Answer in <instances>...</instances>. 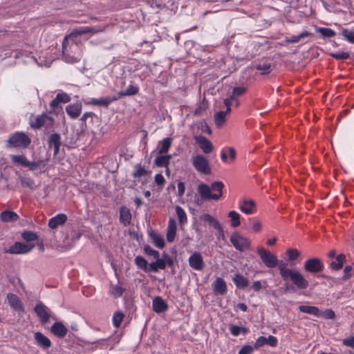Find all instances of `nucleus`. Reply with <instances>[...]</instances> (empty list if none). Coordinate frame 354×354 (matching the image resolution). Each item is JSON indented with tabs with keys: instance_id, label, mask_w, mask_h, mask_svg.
<instances>
[{
	"instance_id": "bf43d9fd",
	"label": "nucleus",
	"mask_w": 354,
	"mask_h": 354,
	"mask_svg": "<svg viewBox=\"0 0 354 354\" xmlns=\"http://www.w3.org/2000/svg\"><path fill=\"white\" fill-rule=\"evenodd\" d=\"M143 250L145 253L149 256H151L153 258H157L159 257V252L153 249L149 245H145L143 246Z\"/></svg>"
},
{
	"instance_id": "e2e57ef3",
	"label": "nucleus",
	"mask_w": 354,
	"mask_h": 354,
	"mask_svg": "<svg viewBox=\"0 0 354 354\" xmlns=\"http://www.w3.org/2000/svg\"><path fill=\"white\" fill-rule=\"evenodd\" d=\"M57 100L59 102V103H67L71 101V96L66 93H59L56 95Z\"/></svg>"
},
{
	"instance_id": "f03ea898",
	"label": "nucleus",
	"mask_w": 354,
	"mask_h": 354,
	"mask_svg": "<svg viewBox=\"0 0 354 354\" xmlns=\"http://www.w3.org/2000/svg\"><path fill=\"white\" fill-rule=\"evenodd\" d=\"M31 143L30 137L23 131H16L11 133L6 140V147L8 149L15 148L25 149Z\"/></svg>"
},
{
	"instance_id": "7ed1b4c3",
	"label": "nucleus",
	"mask_w": 354,
	"mask_h": 354,
	"mask_svg": "<svg viewBox=\"0 0 354 354\" xmlns=\"http://www.w3.org/2000/svg\"><path fill=\"white\" fill-rule=\"evenodd\" d=\"M10 158L13 163L28 167L30 171H34L38 167L44 169L46 167V162L44 160H39L35 162H30L27 160L24 155H11Z\"/></svg>"
},
{
	"instance_id": "2f4dec72",
	"label": "nucleus",
	"mask_w": 354,
	"mask_h": 354,
	"mask_svg": "<svg viewBox=\"0 0 354 354\" xmlns=\"http://www.w3.org/2000/svg\"><path fill=\"white\" fill-rule=\"evenodd\" d=\"M298 309L301 313L313 315L317 317H321V310L317 306L301 305Z\"/></svg>"
},
{
	"instance_id": "69168bd1",
	"label": "nucleus",
	"mask_w": 354,
	"mask_h": 354,
	"mask_svg": "<svg viewBox=\"0 0 354 354\" xmlns=\"http://www.w3.org/2000/svg\"><path fill=\"white\" fill-rule=\"evenodd\" d=\"M353 270V268L351 266L348 265L346 266L344 268L343 272L344 274L342 277V279L344 281H346L352 277L351 271Z\"/></svg>"
},
{
	"instance_id": "6e6552de",
	"label": "nucleus",
	"mask_w": 354,
	"mask_h": 354,
	"mask_svg": "<svg viewBox=\"0 0 354 354\" xmlns=\"http://www.w3.org/2000/svg\"><path fill=\"white\" fill-rule=\"evenodd\" d=\"M189 266L196 270H202L205 267L203 256L199 252H194L188 259Z\"/></svg>"
},
{
	"instance_id": "338daca9",
	"label": "nucleus",
	"mask_w": 354,
	"mask_h": 354,
	"mask_svg": "<svg viewBox=\"0 0 354 354\" xmlns=\"http://www.w3.org/2000/svg\"><path fill=\"white\" fill-rule=\"evenodd\" d=\"M321 317L327 319H332L335 317V312L332 309H326L325 311H321Z\"/></svg>"
},
{
	"instance_id": "a878e982",
	"label": "nucleus",
	"mask_w": 354,
	"mask_h": 354,
	"mask_svg": "<svg viewBox=\"0 0 354 354\" xmlns=\"http://www.w3.org/2000/svg\"><path fill=\"white\" fill-rule=\"evenodd\" d=\"M83 31L75 30L71 32L69 35L65 36L62 44H68L69 43L77 44L80 42V37Z\"/></svg>"
},
{
	"instance_id": "cd10ccee",
	"label": "nucleus",
	"mask_w": 354,
	"mask_h": 354,
	"mask_svg": "<svg viewBox=\"0 0 354 354\" xmlns=\"http://www.w3.org/2000/svg\"><path fill=\"white\" fill-rule=\"evenodd\" d=\"M97 118L96 114L94 113L93 112L88 111V112L84 113L83 114V115L82 116V118H80L81 129L83 131H85L88 128L87 120H88L89 124H93V120L97 119Z\"/></svg>"
},
{
	"instance_id": "8fccbe9b",
	"label": "nucleus",
	"mask_w": 354,
	"mask_h": 354,
	"mask_svg": "<svg viewBox=\"0 0 354 354\" xmlns=\"http://www.w3.org/2000/svg\"><path fill=\"white\" fill-rule=\"evenodd\" d=\"M124 317V315L120 310H118L113 314L112 317V323L115 328H118L120 326Z\"/></svg>"
},
{
	"instance_id": "20e7f679",
	"label": "nucleus",
	"mask_w": 354,
	"mask_h": 354,
	"mask_svg": "<svg viewBox=\"0 0 354 354\" xmlns=\"http://www.w3.org/2000/svg\"><path fill=\"white\" fill-rule=\"evenodd\" d=\"M230 241L234 248L239 252H243L249 249L251 246V242L250 239L245 236H242L237 232L232 233Z\"/></svg>"
},
{
	"instance_id": "0e129e2a",
	"label": "nucleus",
	"mask_w": 354,
	"mask_h": 354,
	"mask_svg": "<svg viewBox=\"0 0 354 354\" xmlns=\"http://www.w3.org/2000/svg\"><path fill=\"white\" fill-rule=\"evenodd\" d=\"M154 180L156 184L159 187V189H162L165 183V179L162 174H157L155 175Z\"/></svg>"
},
{
	"instance_id": "bb28decb",
	"label": "nucleus",
	"mask_w": 354,
	"mask_h": 354,
	"mask_svg": "<svg viewBox=\"0 0 354 354\" xmlns=\"http://www.w3.org/2000/svg\"><path fill=\"white\" fill-rule=\"evenodd\" d=\"M0 218L3 222L12 223V222H16L17 221H18L19 218V216L15 212H12V211L8 210V209H6L0 214Z\"/></svg>"
},
{
	"instance_id": "9b49d317",
	"label": "nucleus",
	"mask_w": 354,
	"mask_h": 354,
	"mask_svg": "<svg viewBox=\"0 0 354 354\" xmlns=\"http://www.w3.org/2000/svg\"><path fill=\"white\" fill-rule=\"evenodd\" d=\"M278 344V339L276 337L270 335L268 337L264 336L259 337L254 342V347L256 349L259 348L264 345H269L272 347L277 346Z\"/></svg>"
},
{
	"instance_id": "4468645a",
	"label": "nucleus",
	"mask_w": 354,
	"mask_h": 354,
	"mask_svg": "<svg viewBox=\"0 0 354 354\" xmlns=\"http://www.w3.org/2000/svg\"><path fill=\"white\" fill-rule=\"evenodd\" d=\"M152 308L155 313H162L168 310L169 306L161 297L156 296L152 301Z\"/></svg>"
},
{
	"instance_id": "5fc2aeb1",
	"label": "nucleus",
	"mask_w": 354,
	"mask_h": 354,
	"mask_svg": "<svg viewBox=\"0 0 354 354\" xmlns=\"http://www.w3.org/2000/svg\"><path fill=\"white\" fill-rule=\"evenodd\" d=\"M21 237L24 241L27 242L37 241L39 239V236L37 234V233L33 232L32 231H24L21 234Z\"/></svg>"
},
{
	"instance_id": "4c0bfd02",
	"label": "nucleus",
	"mask_w": 354,
	"mask_h": 354,
	"mask_svg": "<svg viewBox=\"0 0 354 354\" xmlns=\"http://www.w3.org/2000/svg\"><path fill=\"white\" fill-rule=\"evenodd\" d=\"M71 46H62V57L64 60L67 63H75L79 61V58L74 55L68 54L69 48Z\"/></svg>"
},
{
	"instance_id": "4d7b16f0",
	"label": "nucleus",
	"mask_w": 354,
	"mask_h": 354,
	"mask_svg": "<svg viewBox=\"0 0 354 354\" xmlns=\"http://www.w3.org/2000/svg\"><path fill=\"white\" fill-rule=\"evenodd\" d=\"M286 254L288 256V261H293L298 259L301 252L297 249L290 248L286 250Z\"/></svg>"
},
{
	"instance_id": "f257e3e1",
	"label": "nucleus",
	"mask_w": 354,
	"mask_h": 354,
	"mask_svg": "<svg viewBox=\"0 0 354 354\" xmlns=\"http://www.w3.org/2000/svg\"><path fill=\"white\" fill-rule=\"evenodd\" d=\"M257 252L267 268H274L278 266L280 275L283 281L290 280L300 290L306 289L309 286L308 281L299 270L288 268V263L279 260L274 254L262 246L257 248Z\"/></svg>"
},
{
	"instance_id": "f3484780",
	"label": "nucleus",
	"mask_w": 354,
	"mask_h": 354,
	"mask_svg": "<svg viewBox=\"0 0 354 354\" xmlns=\"http://www.w3.org/2000/svg\"><path fill=\"white\" fill-rule=\"evenodd\" d=\"M34 337L37 344L44 350L48 349L52 345L50 339L41 332L35 333Z\"/></svg>"
},
{
	"instance_id": "c756f323",
	"label": "nucleus",
	"mask_w": 354,
	"mask_h": 354,
	"mask_svg": "<svg viewBox=\"0 0 354 354\" xmlns=\"http://www.w3.org/2000/svg\"><path fill=\"white\" fill-rule=\"evenodd\" d=\"M346 261V255L344 254H339L336 257V261H332L330 263L329 268L334 271L339 270L343 268Z\"/></svg>"
},
{
	"instance_id": "72a5a7b5",
	"label": "nucleus",
	"mask_w": 354,
	"mask_h": 354,
	"mask_svg": "<svg viewBox=\"0 0 354 354\" xmlns=\"http://www.w3.org/2000/svg\"><path fill=\"white\" fill-rule=\"evenodd\" d=\"M323 51L326 52L331 57L335 58L336 60H344L350 58V53L348 51L345 50H338V51H331L330 49L328 50H323Z\"/></svg>"
},
{
	"instance_id": "dca6fc26",
	"label": "nucleus",
	"mask_w": 354,
	"mask_h": 354,
	"mask_svg": "<svg viewBox=\"0 0 354 354\" xmlns=\"http://www.w3.org/2000/svg\"><path fill=\"white\" fill-rule=\"evenodd\" d=\"M51 333L58 338H64L67 333V328L60 322H55L50 327Z\"/></svg>"
},
{
	"instance_id": "ddd939ff",
	"label": "nucleus",
	"mask_w": 354,
	"mask_h": 354,
	"mask_svg": "<svg viewBox=\"0 0 354 354\" xmlns=\"http://www.w3.org/2000/svg\"><path fill=\"white\" fill-rule=\"evenodd\" d=\"M6 297L8 304L11 308L19 312H24V304L17 295L13 293H8Z\"/></svg>"
},
{
	"instance_id": "37998d69",
	"label": "nucleus",
	"mask_w": 354,
	"mask_h": 354,
	"mask_svg": "<svg viewBox=\"0 0 354 354\" xmlns=\"http://www.w3.org/2000/svg\"><path fill=\"white\" fill-rule=\"evenodd\" d=\"M230 331L233 336H238L241 333L245 335L249 333V329L244 326H239L236 325H231Z\"/></svg>"
},
{
	"instance_id": "864d4df0",
	"label": "nucleus",
	"mask_w": 354,
	"mask_h": 354,
	"mask_svg": "<svg viewBox=\"0 0 354 354\" xmlns=\"http://www.w3.org/2000/svg\"><path fill=\"white\" fill-rule=\"evenodd\" d=\"M311 34L308 31H304L297 35H292L288 37L286 39L287 42L289 43H297L300 41L301 39L310 36Z\"/></svg>"
},
{
	"instance_id": "774afa93",
	"label": "nucleus",
	"mask_w": 354,
	"mask_h": 354,
	"mask_svg": "<svg viewBox=\"0 0 354 354\" xmlns=\"http://www.w3.org/2000/svg\"><path fill=\"white\" fill-rule=\"evenodd\" d=\"M342 344L354 349V335L346 339H344L342 340Z\"/></svg>"
},
{
	"instance_id": "e433bc0d",
	"label": "nucleus",
	"mask_w": 354,
	"mask_h": 354,
	"mask_svg": "<svg viewBox=\"0 0 354 354\" xmlns=\"http://www.w3.org/2000/svg\"><path fill=\"white\" fill-rule=\"evenodd\" d=\"M156 261L151 262L149 264L148 272H157L158 270L165 269V263L160 258V256L157 258H154Z\"/></svg>"
},
{
	"instance_id": "4be33fe9",
	"label": "nucleus",
	"mask_w": 354,
	"mask_h": 354,
	"mask_svg": "<svg viewBox=\"0 0 354 354\" xmlns=\"http://www.w3.org/2000/svg\"><path fill=\"white\" fill-rule=\"evenodd\" d=\"M67 221V216L64 214H59L51 218L48 221V227L50 229H56L59 225H64Z\"/></svg>"
},
{
	"instance_id": "7c9ffc66",
	"label": "nucleus",
	"mask_w": 354,
	"mask_h": 354,
	"mask_svg": "<svg viewBox=\"0 0 354 354\" xmlns=\"http://www.w3.org/2000/svg\"><path fill=\"white\" fill-rule=\"evenodd\" d=\"M49 118L46 114L39 115L30 121V125L34 129H39L45 124L46 120Z\"/></svg>"
},
{
	"instance_id": "6ab92c4d",
	"label": "nucleus",
	"mask_w": 354,
	"mask_h": 354,
	"mask_svg": "<svg viewBox=\"0 0 354 354\" xmlns=\"http://www.w3.org/2000/svg\"><path fill=\"white\" fill-rule=\"evenodd\" d=\"M212 288L215 293L224 295L227 291V285L223 278L217 277L212 283Z\"/></svg>"
},
{
	"instance_id": "09e8293b",
	"label": "nucleus",
	"mask_w": 354,
	"mask_h": 354,
	"mask_svg": "<svg viewBox=\"0 0 354 354\" xmlns=\"http://www.w3.org/2000/svg\"><path fill=\"white\" fill-rule=\"evenodd\" d=\"M48 144L49 147L61 146V136L57 133H52L48 138Z\"/></svg>"
},
{
	"instance_id": "5701e85b",
	"label": "nucleus",
	"mask_w": 354,
	"mask_h": 354,
	"mask_svg": "<svg viewBox=\"0 0 354 354\" xmlns=\"http://www.w3.org/2000/svg\"><path fill=\"white\" fill-rule=\"evenodd\" d=\"M196 140L205 153H209L212 151L214 149L213 145L207 138L200 136L196 138Z\"/></svg>"
},
{
	"instance_id": "052dcab7",
	"label": "nucleus",
	"mask_w": 354,
	"mask_h": 354,
	"mask_svg": "<svg viewBox=\"0 0 354 354\" xmlns=\"http://www.w3.org/2000/svg\"><path fill=\"white\" fill-rule=\"evenodd\" d=\"M247 86H236L232 90V98H234L238 96H241L245 94L247 91Z\"/></svg>"
},
{
	"instance_id": "58836bf2",
	"label": "nucleus",
	"mask_w": 354,
	"mask_h": 354,
	"mask_svg": "<svg viewBox=\"0 0 354 354\" xmlns=\"http://www.w3.org/2000/svg\"><path fill=\"white\" fill-rule=\"evenodd\" d=\"M134 171L132 172V176L134 178H140L142 176H148L150 171L147 170L144 166L138 163L134 166Z\"/></svg>"
},
{
	"instance_id": "a19ab883",
	"label": "nucleus",
	"mask_w": 354,
	"mask_h": 354,
	"mask_svg": "<svg viewBox=\"0 0 354 354\" xmlns=\"http://www.w3.org/2000/svg\"><path fill=\"white\" fill-rule=\"evenodd\" d=\"M124 292V289L119 284L110 286L109 295L115 299L120 297Z\"/></svg>"
},
{
	"instance_id": "79ce46f5",
	"label": "nucleus",
	"mask_w": 354,
	"mask_h": 354,
	"mask_svg": "<svg viewBox=\"0 0 354 354\" xmlns=\"http://www.w3.org/2000/svg\"><path fill=\"white\" fill-rule=\"evenodd\" d=\"M135 264L139 269L142 270L145 272H148L149 263L142 256H137L134 260Z\"/></svg>"
},
{
	"instance_id": "603ef678",
	"label": "nucleus",
	"mask_w": 354,
	"mask_h": 354,
	"mask_svg": "<svg viewBox=\"0 0 354 354\" xmlns=\"http://www.w3.org/2000/svg\"><path fill=\"white\" fill-rule=\"evenodd\" d=\"M342 35L349 43L354 44V28H344L342 30Z\"/></svg>"
},
{
	"instance_id": "423d86ee",
	"label": "nucleus",
	"mask_w": 354,
	"mask_h": 354,
	"mask_svg": "<svg viewBox=\"0 0 354 354\" xmlns=\"http://www.w3.org/2000/svg\"><path fill=\"white\" fill-rule=\"evenodd\" d=\"M194 167L201 174L209 175L212 169L209 160L203 155H196L192 158Z\"/></svg>"
},
{
	"instance_id": "1a4fd4ad",
	"label": "nucleus",
	"mask_w": 354,
	"mask_h": 354,
	"mask_svg": "<svg viewBox=\"0 0 354 354\" xmlns=\"http://www.w3.org/2000/svg\"><path fill=\"white\" fill-rule=\"evenodd\" d=\"M34 245H28L21 242H15L12 245L8 250H6V253L9 254H27L30 252Z\"/></svg>"
},
{
	"instance_id": "3c124183",
	"label": "nucleus",
	"mask_w": 354,
	"mask_h": 354,
	"mask_svg": "<svg viewBox=\"0 0 354 354\" xmlns=\"http://www.w3.org/2000/svg\"><path fill=\"white\" fill-rule=\"evenodd\" d=\"M175 209L180 224L183 225L186 223L187 222V217L185 210L180 206L178 205L176 207Z\"/></svg>"
},
{
	"instance_id": "39448f33",
	"label": "nucleus",
	"mask_w": 354,
	"mask_h": 354,
	"mask_svg": "<svg viewBox=\"0 0 354 354\" xmlns=\"http://www.w3.org/2000/svg\"><path fill=\"white\" fill-rule=\"evenodd\" d=\"M323 261L317 257L309 258L304 263V270L308 273L317 274L322 272L324 270Z\"/></svg>"
},
{
	"instance_id": "473e14b6",
	"label": "nucleus",
	"mask_w": 354,
	"mask_h": 354,
	"mask_svg": "<svg viewBox=\"0 0 354 354\" xmlns=\"http://www.w3.org/2000/svg\"><path fill=\"white\" fill-rule=\"evenodd\" d=\"M199 218L201 221L207 223L214 230H216L221 225L217 219L209 214H203L200 216Z\"/></svg>"
},
{
	"instance_id": "a18cd8bd",
	"label": "nucleus",
	"mask_w": 354,
	"mask_h": 354,
	"mask_svg": "<svg viewBox=\"0 0 354 354\" xmlns=\"http://www.w3.org/2000/svg\"><path fill=\"white\" fill-rule=\"evenodd\" d=\"M228 216L230 218V224L233 227H237L240 225L241 221V216L236 211H231L228 214Z\"/></svg>"
},
{
	"instance_id": "9d476101",
	"label": "nucleus",
	"mask_w": 354,
	"mask_h": 354,
	"mask_svg": "<svg viewBox=\"0 0 354 354\" xmlns=\"http://www.w3.org/2000/svg\"><path fill=\"white\" fill-rule=\"evenodd\" d=\"M35 313L42 323H46L50 318L49 309L41 301H38L34 308Z\"/></svg>"
},
{
	"instance_id": "0eeeda50",
	"label": "nucleus",
	"mask_w": 354,
	"mask_h": 354,
	"mask_svg": "<svg viewBox=\"0 0 354 354\" xmlns=\"http://www.w3.org/2000/svg\"><path fill=\"white\" fill-rule=\"evenodd\" d=\"M243 50L244 53L237 55V59L239 60H250L254 57L259 54V48L257 46H241L239 51Z\"/></svg>"
},
{
	"instance_id": "c85d7f7f",
	"label": "nucleus",
	"mask_w": 354,
	"mask_h": 354,
	"mask_svg": "<svg viewBox=\"0 0 354 354\" xmlns=\"http://www.w3.org/2000/svg\"><path fill=\"white\" fill-rule=\"evenodd\" d=\"M232 281L237 288L245 289L249 285V280L239 273H236Z\"/></svg>"
},
{
	"instance_id": "49530a36",
	"label": "nucleus",
	"mask_w": 354,
	"mask_h": 354,
	"mask_svg": "<svg viewBox=\"0 0 354 354\" xmlns=\"http://www.w3.org/2000/svg\"><path fill=\"white\" fill-rule=\"evenodd\" d=\"M172 138H165L161 141V147L158 151V153L164 154L168 152L169 148L171 146Z\"/></svg>"
},
{
	"instance_id": "f8f14e48",
	"label": "nucleus",
	"mask_w": 354,
	"mask_h": 354,
	"mask_svg": "<svg viewBox=\"0 0 354 354\" xmlns=\"http://www.w3.org/2000/svg\"><path fill=\"white\" fill-rule=\"evenodd\" d=\"M198 192L200 194V196L202 199L206 201L215 200L217 201L219 199V196L213 195L211 192V188L207 185L201 183L198 186Z\"/></svg>"
},
{
	"instance_id": "c9c22d12",
	"label": "nucleus",
	"mask_w": 354,
	"mask_h": 354,
	"mask_svg": "<svg viewBox=\"0 0 354 354\" xmlns=\"http://www.w3.org/2000/svg\"><path fill=\"white\" fill-rule=\"evenodd\" d=\"M254 68L257 71H261V75L269 74L272 71V64H271L270 62H269L268 60H266V61H263V62H260L259 64H257L254 66Z\"/></svg>"
},
{
	"instance_id": "de8ad7c7",
	"label": "nucleus",
	"mask_w": 354,
	"mask_h": 354,
	"mask_svg": "<svg viewBox=\"0 0 354 354\" xmlns=\"http://www.w3.org/2000/svg\"><path fill=\"white\" fill-rule=\"evenodd\" d=\"M211 191L213 190L216 193L213 195L219 196V198L223 195V189L224 188V184L221 181H215L211 184Z\"/></svg>"
},
{
	"instance_id": "ea45409f",
	"label": "nucleus",
	"mask_w": 354,
	"mask_h": 354,
	"mask_svg": "<svg viewBox=\"0 0 354 354\" xmlns=\"http://www.w3.org/2000/svg\"><path fill=\"white\" fill-rule=\"evenodd\" d=\"M171 158V155L158 156L154 160V164L159 167H167L169 164Z\"/></svg>"
},
{
	"instance_id": "680f3d73",
	"label": "nucleus",
	"mask_w": 354,
	"mask_h": 354,
	"mask_svg": "<svg viewBox=\"0 0 354 354\" xmlns=\"http://www.w3.org/2000/svg\"><path fill=\"white\" fill-rule=\"evenodd\" d=\"M254 349H256L254 344L253 346L245 344L240 348L238 354H252Z\"/></svg>"
},
{
	"instance_id": "f704fd0d",
	"label": "nucleus",
	"mask_w": 354,
	"mask_h": 354,
	"mask_svg": "<svg viewBox=\"0 0 354 354\" xmlns=\"http://www.w3.org/2000/svg\"><path fill=\"white\" fill-rule=\"evenodd\" d=\"M149 236L152 240V242L156 247L160 249H162L165 247V243L163 238L153 230L149 232Z\"/></svg>"
},
{
	"instance_id": "6e6d98bb",
	"label": "nucleus",
	"mask_w": 354,
	"mask_h": 354,
	"mask_svg": "<svg viewBox=\"0 0 354 354\" xmlns=\"http://www.w3.org/2000/svg\"><path fill=\"white\" fill-rule=\"evenodd\" d=\"M226 112L221 111L216 113L214 115L215 124L217 127L222 126L225 122Z\"/></svg>"
},
{
	"instance_id": "aec40b11",
	"label": "nucleus",
	"mask_w": 354,
	"mask_h": 354,
	"mask_svg": "<svg viewBox=\"0 0 354 354\" xmlns=\"http://www.w3.org/2000/svg\"><path fill=\"white\" fill-rule=\"evenodd\" d=\"M131 214L130 209L126 206H122L120 208V222L124 226H128L131 222Z\"/></svg>"
},
{
	"instance_id": "412c9836",
	"label": "nucleus",
	"mask_w": 354,
	"mask_h": 354,
	"mask_svg": "<svg viewBox=\"0 0 354 354\" xmlns=\"http://www.w3.org/2000/svg\"><path fill=\"white\" fill-rule=\"evenodd\" d=\"M117 97L115 95L113 97H101L99 99L97 98H91L87 104H91L95 106L108 107L109 105L113 101H116Z\"/></svg>"
},
{
	"instance_id": "b1692460",
	"label": "nucleus",
	"mask_w": 354,
	"mask_h": 354,
	"mask_svg": "<svg viewBox=\"0 0 354 354\" xmlns=\"http://www.w3.org/2000/svg\"><path fill=\"white\" fill-rule=\"evenodd\" d=\"M176 223L174 218H170L168 223L166 234L167 241L171 243L174 241L176 234Z\"/></svg>"
},
{
	"instance_id": "13d9d810",
	"label": "nucleus",
	"mask_w": 354,
	"mask_h": 354,
	"mask_svg": "<svg viewBox=\"0 0 354 354\" xmlns=\"http://www.w3.org/2000/svg\"><path fill=\"white\" fill-rule=\"evenodd\" d=\"M19 180L22 187H28L31 189L35 187V181L30 177H20Z\"/></svg>"
},
{
	"instance_id": "a211bd4d",
	"label": "nucleus",
	"mask_w": 354,
	"mask_h": 354,
	"mask_svg": "<svg viewBox=\"0 0 354 354\" xmlns=\"http://www.w3.org/2000/svg\"><path fill=\"white\" fill-rule=\"evenodd\" d=\"M255 205V203L253 200H242L239 202L240 210L245 214H253Z\"/></svg>"
},
{
	"instance_id": "c03bdc74",
	"label": "nucleus",
	"mask_w": 354,
	"mask_h": 354,
	"mask_svg": "<svg viewBox=\"0 0 354 354\" xmlns=\"http://www.w3.org/2000/svg\"><path fill=\"white\" fill-rule=\"evenodd\" d=\"M316 31L324 38H330L335 36V32L328 28L319 27L317 28Z\"/></svg>"
},
{
	"instance_id": "2eb2a0df",
	"label": "nucleus",
	"mask_w": 354,
	"mask_h": 354,
	"mask_svg": "<svg viewBox=\"0 0 354 354\" xmlns=\"http://www.w3.org/2000/svg\"><path fill=\"white\" fill-rule=\"evenodd\" d=\"M82 105L80 102L70 104L66 107V112L73 120L77 119L81 114Z\"/></svg>"
},
{
	"instance_id": "393cba45",
	"label": "nucleus",
	"mask_w": 354,
	"mask_h": 354,
	"mask_svg": "<svg viewBox=\"0 0 354 354\" xmlns=\"http://www.w3.org/2000/svg\"><path fill=\"white\" fill-rule=\"evenodd\" d=\"M139 92V87L137 85H134L133 84H129L127 89L124 91H120L118 94L115 95L117 97V100L120 99L124 96H132L136 95Z\"/></svg>"
}]
</instances>
